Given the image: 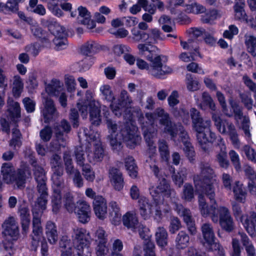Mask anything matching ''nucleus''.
Wrapping results in <instances>:
<instances>
[{
    "instance_id": "f257e3e1",
    "label": "nucleus",
    "mask_w": 256,
    "mask_h": 256,
    "mask_svg": "<svg viewBox=\"0 0 256 256\" xmlns=\"http://www.w3.org/2000/svg\"><path fill=\"white\" fill-rule=\"evenodd\" d=\"M200 174L194 176L196 188L204 192L210 200L215 202V192L213 182L216 180V174L208 164L201 162L200 164Z\"/></svg>"
},
{
    "instance_id": "f03ea898",
    "label": "nucleus",
    "mask_w": 256,
    "mask_h": 256,
    "mask_svg": "<svg viewBox=\"0 0 256 256\" xmlns=\"http://www.w3.org/2000/svg\"><path fill=\"white\" fill-rule=\"evenodd\" d=\"M150 168L155 176L158 179V183L156 188H150V193L156 202L160 200V194H164L167 198H175L176 193L173 188H170L169 182L163 176L162 169L156 164L150 162Z\"/></svg>"
},
{
    "instance_id": "7ed1b4c3",
    "label": "nucleus",
    "mask_w": 256,
    "mask_h": 256,
    "mask_svg": "<svg viewBox=\"0 0 256 256\" xmlns=\"http://www.w3.org/2000/svg\"><path fill=\"white\" fill-rule=\"evenodd\" d=\"M148 60L150 62V66L142 59L136 60V65L140 69H147L148 73L157 78H160L163 76L170 74L172 69L162 62L161 56L157 54H148L146 56Z\"/></svg>"
},
{
    "instance_id": "20e7f679",
    "label": "nucleus",
    "mask_w": 256,
    "mask_h": 256,
    "mask_svg": "<svg viewBox=\"0 0 256 256\" xmlns=\"http://www.w3.org/2000/svg\"><path fill=\"white\" fill-rule=\"evenodd\" d=\"M154 114L158 118V124L163 132L168 134L171 139L174 140L177 136V130L181 123L174 121L170 114L162 108H156Z\"/></svg>"
},
{
    "instance_id": "39448f33",
    "label": "nucleus",
    "mask_w": 256,
    "mask_h": 256,
    "mask_svg": "<svg viewBox=\"0 0 256 256\" xmlns=\"http://www.w3.org/2000/svg\"><path fill=\"white\" fill-rule=\"evenodd\" d=\"M212 220L214 222H219L222 230L230 234L236 228V225L230 212L226 206H220L217 208L216 212L212 215Z\"/></svg>"
},
{
    "instance_id": "423d86ee",
    "label": "nucleus",
    "mask_w": 256,
    "mask_h": 256,
    "mask_svg": "<svg viewBox=\"0 0 256 256\" xmlns=\"http://www.w3.org/2000/svg\"><path fill=\"white\" fill-rule=\"evenodd\" d=\"M68 0H42L46 4L48 8L55 16L60 18L64 16L65 12H71L72 4Z\"/></svg>"
},
{
    "instance_id": "0eeeda50",
    "label": "nucleus",
    "mask_w": 256,
    "mask_h": 256,
    "mask_svg": "<svg viewBox=\"0 0 256 256\" xmlns=\"http://www.w3.org/2000/svg\"><path fill=\"white\" fill-rule=\"evenodd\" d=\"M174 209L178 214L183 218L188 230L191 235L194 236L197 232L194 221L193 220L190 210L184 208L181 204L174 202Z\"/></svg>"
},
{
    "instance_id": "6e6552de",
    "label": "nucleus",
    "mask_w": 256,
    "mask_h": 256,
    "mask_svg": "<svg viewBox=\"0 0 256 256\" xmlns=\"http://www.w3.org/2000/svg\"><path fill=\"white\" fill-rule=\"evenodd\" d=\"M2 234L10 238L13 240H17L20 236L19 228L15 219L11 216L6 219L2 224Z\"/></svg>"
},
{
    "instance_id": "1a4fd4ad",
    "label": "nucleus",
    "mask_w": 256,
    "mask_h": 256,
    "mask_svg": "<svg viewBox=\"0 0 256 256\" xmlns=\"http://www.w3.org/2000/svg\"><path fill=\"white\" fill-rule=\"evenodd\" d=\"M44 98V108L42 110L44 122L48 124L58 117V112L52 99L48 96Z\"/></svg>"
},
{
    "instance_id": "9d476101",
    "label": "nucleus",
    "mask_w": 256,
    "mask_h": 256,
    "mask_svg": "<svg viewBox=\"0 0 256 256\" xmlns=\"http://www.w3.org/2000/svg\"><path fill=\"white\" fill-rule=\"evenodd\" d=\"M72 238L74 248H77V246L82 248L90 247V236L85 229L74 228Z\"/></svg>"
},
{
    "instance_id": "9b49d317",
    "label": "nucleus",
    "mask_w": 256,
    "mask_h": 256,
    "mask_svg": "<svg viewBox=\"0 0 256 256\" xmlns=\"http://www.w3.org/2000/svg\"><path fill=\"white\" fill-rule=\"evenodd\" d=\"M46 182V180L36 182L37 190L40 196L38 198L33 208H40L42 210H45L46 208L48 193Z\"/></svg>"
},
{
    "instance_id": "f8f14e48",
    "label": "nucleus",
    "mask_w": 256,
    "mask_h": 256,
    "mask_svg": "<svg viewBox=\"0 0 256 256\" xmlns=\"http://www.w3.org/2000/svg\"><path fill=\"white\" fill-rule=\"evenodd\" d=\"M7 118L14 123H16L21 118L20 104L9 98L8 100V109L6 112Z\"/></svg>"
},
{
    "instance_id": "ddd939ff",
    "label": "nucleus",
    "mask_w": 256,
    "mask_h": 256,
    "mask_svg": "<svg viewBox=\"0 0 256 256\" xmlns=\"http://www.w3.org/2000/svg\"><path fill=\"white\" fill-rule=\"evenodd\" d=\"M44 210L32 208V234L30 236L42 237L43 232L40 216Z\"/></svg>"
},
{
    "instance_id": "4468645a",
    "label": "nucleus",
    "mask_w": 256,
    "mask_h": 256,
    "mask_svg": "<svg viewBox=\"0 0 256 256\" xmlns=\"http://www.w3.org/2000/svg\"><path fill=\"white\" fill-rule=\"evenodd\" d=\"M18 212L20 216V224L22 228V233L26 234L28 232L30 222V215L29 208L24 202L23 204L19 206Z\"/></svg>"
},
{
    "instance_id": "2eb2a0df",
    "label": "nucleus",
    "mask_w": 256,
    "mask_h": 256,
    "mask_svg": "<svg viewBox=\"0 0 256 256\" xmlns=\"http://www.w3.org/2000/svg\"><path fill=\"white\" fill-rule=\"evenodd\" d=\"M76 214L79 221L86 224L90 220L91 210L88 204L84 201H80L77 202L76 209L74 210Z\"/></svg>"
},
{
    "instance_id": "dca6fc26",
    "label": "nucleus",
    "mask_w": 256,
    "mask_h": 256,
    "mask_svg": "<svg viewBox=\"0 0 256 256\" xmlns=\"http://www.w3.org/2000/svg\"><path fill=\"white\" fill-rule=\"evenodd\" d=\"M135 130H132L129 126L124 125L118 134L122 141L126 142V145L130 148H133L136 144V140L138 137L135 135Z\"/></svg>"
},
{
    "instance_id": "f3484780",
    "label": "nucleus",
    "mask_w": 256,
    "mask_h": 256,
    "mask_svg": "<svg viewBox=\"0 0 256 256\" xmlns=\"http://www.w3.org/2000/svg\"><path fill=\"white\" fill-rule=\"evenodd\" d=\"M248 233L252 236L256 234V212H251L248 214H244L240 220Z\"/></svg>"
},
{
    "instance_id": "a211bd4d",
    "label": "nucleus",
    "mask_w": 256,
    "mask_h": 256,
    "mask_svg": "<svg viewBox=\"0 0 256 256\" xmlns=\"http://www.w3.org/2000/svg\"><path fill=\"white\" fill-rule=\"evenodd\" d=\"M26 170L18 168L12 176L10 182L7 184H11L15 188L22 190L26 186Z\"/></svg>"
},
{
    "instance_id": "6ab92c4d",
    "label": "nucleus",
    "mask_w": 256,
    "mask_h": 256,
    "mask_svg": "<svg viewBox=\"0 0 256 256\" xmlns=\"http://www.w3.org/2000/svg\"><path fill=\"white\" fill-rule=\"evenodd\" d=\"M190 112L194 130H200L202 128H206L210 126V120H204L200 112L196 108H192Z\"/></svg>"
},
{
    "instance_id": "aec40b11",
    "label": "nucleus",
    "mask_w": 256,
    "mask_h": 256,
    "mask_svg": "<svg viewBox=\"0 0 256 256\" xmlns=\"http://www.w3.org/2000/svg\"><path fill=\"white\" fill-rule=\"evenodd\" d=\"M53 130L56 135V140L58 142H64V134H68L71 130V126L70 123L64 119L60 123H56L53 126Z\"/></svg>"
},
{
    "instance_id": "412c9836",
    "label": "nucleus",
    "mask_w": 256,
    "mask_h": 256,
    "mask_svg": "<svg viewBox=\"0 0 256 256\" xmlns=\"http://www.w3.org/2000/svg\"><path fill=\"white\" fill-rule=\"evenodd\" d=\"M220 132L222 134L228 135L234 146L240 145V141L238 138V134L234 125L232 122L226 120Z\"/></svg>"
},
{
    "instance_id": "4be33fe9",
    "label": "nucleus",
    "mask_w": 256,
    "mask_h": 256,
    "mask_svg": "<svg viewBox=\"0 0 256 256\" xmlns=\"http://www.w3.org/2000/svg\"><path fill=\"white\" fill-rule=\"evenodd\" d=\"M218 141L220 142L218 144L220 150L216 153V160L221 168L226 169L230 166V162L228 158L226 146L222 138H220Z\"/></svg>"
},
{
    "instance_id": "5701e85b",
    "label": "nucleus",
    "mask_w": 256,
    "mask_h": 256,
    "mask_svg": "<svg viewBox=\"0 0 256 256\" xmlns=\"http://www.w3.org/2000/svg\"><path fill=\"white\" fill-rule=\"evenodd\" d=\"M110 181L114 188L118 191L122 190L124 186V180L122 172L120 170L112 168L109 170Z\"/></svg>"
},
{
    "instance_id": "b1692460",
    "label": "nucleus",
    "mask_w": 256,
    "mask_h": 256,
    "mask_svg": "<svg viewBox=\"0 0 256 256\" xmlns=\"http://www.w3.org/2000/svg\"><path fill=\"white\" fill-rule=\"evenodd\" d=\"M94 210L96 216L100 220L106 218L107 213V205L106 200L100 196H98L93 200Z\"/></svg>"
},
{
    "instance_id": "393cba45",
    "label": "nucleus",
    "mask_w": 256,
    "mask_h": 256,
    "mask_svg": "<svg viewBox=\"0 0 256 256\" xmlns=\"http://www.w3.org/2000/svg\"><path fill=\"white\" fill-rule=\"evenodd\" d=\"M78 16L77 22L79 24L86 26L88 29H92L96 26L95 22L90 19V13L86 8L80 6L78 8Z\"/></svg>"
},
{
    "instance_id": "a878e982",
    "label": "nucleus",
    "mask_w": 256,
    "mask_h": 256,
    "mask_svg": "<svg viewBox=\"0 0 256 256\" xmlns=\"http://www.w3.org/2000/svg\"><path fill=\"white\" fill-rule=\"evenodd\" d=\"M88 112L92 125L99 126L102 120L100 104L95 101H90L88 104Z\"/></svg>"
},
{
    "instance_id": "bb28decb",
    "label": "nucleus",
    "mask_w": 256,
    "mask_h": 256,
    "mask_svg": "<svg viewBox=\"0 0 256 256\" xmlns=\"http://www.w3.org/2000/svg\"><path fill=\"white\" fill-rule=\"evenodd\" d=\"M201 230L204 240V246L206 248L216 242L213 228L211 224H203L201 226Z\"/></svg>"
},
{
    "instance_id": "cd10ccee",
    "label": "nucleus",
    "mask_w": 256,
    "mask_h": 256,
    "mask_svg": "<svg viewBox=\"0 0 256 256\" xmlns=\"http://www.w3.org/2000/svg\"><path fill=\"white\" fill-rule=\"evenodd\" d=\"M58 244L61 252L60 256H73L74 248L67 236H62L60 238Z\"/></svg>"
},
{
    "instance_id": "c85d7f7f",
    "label": "nucleus",
    "mask_w": 256,
    "mask_h": 256,
    "mask_svg": "<svg viewBox=\"0 0 256 256\" xmlns=\"http://www.w3.org/2000/svg\"><path fill=\"white\" fill-rule=\"evenodd\" d=\"M212 205L208 206L205 200L204 196L202 194L198 196V202L200 212L202 216H210V217L213 215L217 208L216 207V202L214 203L213 201L210 200Z\"/></svg>"
},
{
    "instance_id": "c756f323",
    "label": "nucleus",
    "mask_w": 256,
    "mask_h": 256,
    "mask_svg": "<svg viewBox=\"0 0 256 256\" xmlns=\"http://www.w3.org/2000/svg\"><path fill=\"white\" fill-rule=\"evenodd\" d=\"M138 204L140 214L144 220L148 218L152 213L154 206L144 197L140 198Z\"/></svg>"
},
{
    "instance_id": "7c9ffc66",
    "label": "nucleus",
    "mask_w": 256,
    "mask_h": 256,
    "mask_svg": "<svg viewBox=\"0 0 256 256\" xmlns=\"http://www.w3.org/2000/svg\"><path fill=\"white\" fill-rule=\"evenodd\" d=\"M46 234L48 242L52 244H55L58 240V232L56 224L48 221L46 226Z\"/></svg>"
},
{
    "instance_id": "2f4dec72",
    "label": "nucleus",
    "mask_w": 256,
    "mask_h": 256,
    "mask_svg": "<svg viewBox=\"0 0 256 256\" xmlns=\"http://www.w3.org/2000/svg\"><path fill=\"white\" fill-rule=\"evenodd\" d=\"M94 146V150L91 156L88 155V159L90 163H95L102 161L104 156V150L102 146L100 140L94 142L93 144Z\"/></svg>"
},
{
    "instance_id": "473e14b6",
    "label": "nucleus",
    "mask_w": 256,
    "mask_h": 256,
    "mask_svg": "<svg viewBox=\"0 0 256 256\" xmlns=\"http://www.w3.org/2000/svg\"><path fill=\"white\" fill-rule=\"evenodd\" d=\"M240 236V242L244 248L246 256H256V250L248 236L244 232H238Z\"/></svg>"
},
{
    "instance_id": "72a5a7b5",
    "label": "nucleus",
    "mask_w": 256,
    "mask_h": 256,
    "mask_svg": "<svg viewBox=\"0 0 256 256\" xmlns=\"http://www.w3.org/2000/svg\"><path fill=\"white\" fill-rule=\"evenodd\" d=\"M232 191L236 200L243 204L245 202L247 192L242 184H240L239 181H236L234 182Z\"/></svg>"
},
{
    "instance_id": "f704fd0d",
    "label": "nucleus",
    "mask_w": 256,
    "mask_h": 256,
    "mask_svg": "<svg viewBox=\"0 0 256 256\" xmlns=\"http://www.w3.org/2000/svg\"><path fill=\"white\" fill-rule=\"evenodd\" d=\"M244 0H238L235 2L234 7L235 12L234 18L236 20L248 23V16L244 10Z\"/></svg>"
},
{
    "instance_id": "c9c22d12",
    "label": "nucleus",
    "mask_w": 256,
    "mask_h": 256,
    "mask_svg": "<svg viewBox=\"0 0 256 256\" xmlns=\"http://www.w3.org/2000/svg\"><path fill=\"white\" fill-rule=\"evenodd\" d=\"M124 225L128 228L136 230L138 225V221L136 214L128 212L122 216Z\"/></svg>"
},
{
    "instance_id": "e433bc0d",
    "label": "nucleus",
    "mask_w": 256,
    "mask_h": 256,
    "mask_svg": "<svg viewBox=\"0 0 256 256\" xmlns=\"http://www.w3.org/2000/svg\"><path fill=\"white\" fill-rule=\"evenodd\" d=\"M100 48V45L96 42L90 40L82 46L81 52L85 56H91L97 52Z\"/></svg>"
},
{
    "instance_id": "4c0bfd02",
    "label": "nucleus",
    "mask_w": 256,
    "mask_h": 256,
    "mask_svg": "<svg viewBox=\"0 0 256 256\" xmlns=\"http://www.w3.org/2000/svg\"><path fill=\"white\" fill-rule=\"evenodd\" d=\"M206 129V128H202L200 130H194L196 132V136L198 142L203 151L204 152H208L209 149V146L208 144V137L207 136Z\"/></svg>"
},
{
    "instance_id": "58836bf2",
    "label": "nucleus",
    "mask_w": 256,
    "mask_h": 256,
    "mask_svg": "<svg viewBox=\"0 0 256 256\" xmlns=\"http://www.w3.org/2000/svg\"><path fill=\"white\" fill-rule=\"evenodd\" d=\"M64 190H52V211L55 213L58 212L62 207V192H64Z\"/></svg>"
},
{
    "instance_id": "ea45409f",
    "label": "nucleus",
    "mask_w": 256,
    "mask_h": 256,
    "mask_svg": "<svg viewBox=\"0 0 256 256\" xmlns=\"http://www.w3.org/2000/svg\"><path fill=\"white\" fill-rule=\"evenodd\" d=\"M190 242L188 234L184 230L180 231L175 238L176 246L178 249H184L186 248Z\"/></svg>"
},
{
    "instance_id": "a19ab883",
    "label": "nucleus",
    "mask_w": 256,
    "mask_h": 256,
    "mask_svg": "<svg viewBox=\"0 0 256 256\" xmlns=\"http://www.w3.org/2000/svg\"><path fill=\"white\" fill-rule=\"evenodd\" d=\"M14 166L10 162H4L2 164L1 168V174L4 182L8 184L10 182L11 178L14 172H16Z\"/></svg>"
},
{
    "instance_id": "79ce46f5",
    "label": "nucleus",
    "mask_w": 256,
    "mask_h": 256,
    "mask_svg": "<svg viewBox=\"0 0 256 256\" xmlns=\"http://www.w3.org/2000/svg\"><path fill=\"white\" fill-rule=\"evenodd\" d=\"M14 166L10 162H4L2 164L1 168V174L4 182L8 184L10 182L11 178L14 172H16Z\"/></svg>"
},
{
    "instance_id": "37998d69",
    "label": "nucleus",
    "mask_w": 256,
    "mask_h": 256,
    "mask_svg": "<svg viewBox=\"0 0 256 256\" xmlns=\"http://www.w3.org/2000/svg\"><path fill=\"white\" fill-rule=\"evenodd\" d=\"M110 216L112 223L117 224L120 220L121 214L120 208L116 202L112 201L109 204Z\"/></svg>"
},
{
    "instance_id": "c03bdc74",
    "label": "nucleus",
    "mask_w": 256,
    "mask_h": 256,
    "mask_svg": "<svg viewBox=\"0 0 256 256\" xmlns=\"http://www.w3.org/2000/svg\"><path fill=\"white\" fill-rule=\"evenodd\" d=\"M92 126H90L89 129L86 128H82L80 130L78 133L80 141L82 140V137H85V140L88 142L89 144L99 140L98 138H97L96 134H94V132L92 130L91 128Z\"/></svg>"
},
{
    "instance_id": "a18cd8bd",
    "label": "nucleus",
    "mask_w": 256,
    "mask_h": 256,
    "mask_svg": "<svg viewBox=\"0 0 256 256\" xmlns=\"http://www.w3.org/2000/svg\"><path fill=\"white\" fill-rule=\"evenodd\" d=\"M170 112L176 118H180L186 124L190 122L188 111L183 107L174 108L170 110Z\"/></svg>"
},
{
    "instance_id": "49530a36",
    "label": "nucleus",
    "mask_w": 256,
    "mask_h": 256,
    "mask_svg": "<svg viewBox=\"0 0 256 256\" xmlns=\"http://www.w3.org/2000/svg\"><path fill=\"white\" fill-rule=\"evenodd\" d=\"M63 83L56 79H53L46 87V91L51 96H56L62 89Z\"/></svg>"
},
{
    "instance_id": "de8ad7c7",
    "label": "nucleus",
    "mask_w": 256,
    "mask_h": 256,
    "mask_svg": "<svg viewBox=\"0 0 256 256\" xmlns=\"http://www.w3.org/2000/svg\"><path fill=\"white\" fill-rule=\"evenodd\" d=\"M64 202L66 208L70 212H73L76 209L74 196L69 190L66 188L64 190Z\"/></svg>"
},
{
    "instance_id": "09e8293b",
    "label": "nucleus",
    "mask_w": 256,
    "mask_h": 256,
    "mask_svg": "<svg viewBox=\"0 0 256 256\" xmlns=\"http://www.w3.org/2000/svg\"><path fill=\"white\" fill-rule=\"evenodd\" d=\"M155 236L156 244L159 246L163 248L168 244V232L164 228H158Z\"/></svg>"
},
{
    "instance_id": "8fccbe9b",
    "label": "nucleus",
    "mask_w": 256,
    "mask_h": 256,
    "mask_svg": "<svg viewBox=\"0 0 256 256\" xmlns=\"http://www.w3.org/2000/svg\"><path fill=\"white\" fill-rule=\"evenodd\" d=\"M63 160L66 173L68 176H72L76 172V170H79L74 166L71 155L68 152H66L63 154Z\"/></svg>"
},
{
    "instance_id": "3c124183",
    "label": "nucleus",
    "mask_w": 256,
    "mask_h": 256,
    "mask_svg": "<svg viewBox=\"0 0 256 256\" xmlns=\"http://www.w3.org/2000/svg\"><path fill=\"white\" fill-rule=\"evenodd\" d=\"M158 147L161 160L168 163L170 158V152L167 142L164 140H160Z\"/></svg>"
},
{
    "instance_id": "603ef678",
    "label": "nucleus",
    "mask_w": 256,
    "mask_h": 256,
    "mask_svg": "<svg viewBox=\"0 0 256 256\" xmlns=\"http://www.w3.org/2000/svg\"><path fill=\"white\" fill-rule=\"evenodd\" d=\"M48 30L50 33L54 35V38H63L66 37L67 32L66 28L58 24L55 23L48 26Z\"/></svg>"
},
{
    "instance_id": "864d4df0",
    "label": "nucleus",
    "mask_w": 256,
    "mask_h": 256,
    "mask_svg": "<svg viewBox=\"0 0 256 256\" xmlns=\"http://www.w3.org/2000/svg\"><path fill=\"white\" fill-rule=\"evenodd\" d=\"M244 40L248 52L253 57L256 56V37L252 35L246 34Z\"/></svg>"
},
{
    "instance_id": "5fc2aeb1",
    "label": "nucleus",
    "mask_w": 256,
    "mask_h": 256,
    "mask_svg": "<svg viewBox=\"0 0 256 256\" xmlns=\"http://www.w3.org/2000/svg\"><path fill=\"white\" fill-rule=\"evenodd\" d=\"M125 166L128 174L132 178H135L138 175V166L135 160L132 156H128L125 160Z\"/></svg>"
},
{
    "instance_id": "6e6d98bb",
    "label": "nucleus",
    "mask_w": 256,
    "mask_h": 256,
    "mask_svg": "<svg viewBox=\"0 0 256 256\" xmlns=\"http://www.w3.org/2000/svg\"><path fill=\"white\" fill-rule=\"evenodd\" d=\"M30 30L33 34L36 37L40 39L42 42H50V36L40 27L38 26H31Z\"/></svg>"
},
{
    "instance_id": "4d7b16f0",
    "label": "nucleus",
    "mask_w": 256,
    "mask_h": 256,
    "mask_svg": "<svg viewBox=\"0 0 256 256\" xmlns=\"http://www.w3.org/2000/svg\"><path fill=\"white\" fill-rule=\"evenodd\" d=\"M200 106L204 110H205L207 107L212 111H215L216 110V106L212 98L209 94L206 92L202 94V101Z\"/></svg>"
},
{
    "instance_id": "13d9d810",
    "label": "nucleus",
    "mask_w": 256,
    "mask_h": 256,
    "mask_svg": "<svg viewBox=\"0 0 256 256\" xmlns=\"http://www.w3.org/2000/svg\"><path fill=\"white\" fill-rule=\"evenodd\" d=\"M229 104L232 109L235 120L238 122L239 120H244V116L243 114L242 108L238 104L232 99L229 100Z\"/></svg>"
},
{
    "instance_id": "bf43d9fd",
    "label": "nucleus",
    "mask_w": 256,
    "mask_h": 256,
    "mask_svg": "<svg viewBox=\"0 0 256 256\" xmlns=\"http://www.w3.org/2000/svg\"><path fill=\"white\" fill-rule=\"evenodd\" d=\"M110 107L112 112L118 117L120 116L124 112L126 114L128 112H130L128 108L121 104L118 102V103L111 102Z\"/></svg>"
},
{
    "instance_id": "052dcab7",
    "label": "nucleus",
    "mask_w": 256,
    "mask_h": 256,
    "mask_svg": "<svg viewBox=\"0 0 256 256\" xmlns=\"http://www.w3.org/2000/svg\"><path fill=\"white\" fill-rule=\"evenodd\" d=\"M81 167L82 174L85 180L89 182H93L96 178V175L91 166L86 164Z\"/></svg>"
},
{
    "instance_id": "680f3d73",
    "label": "nucleus",
    "mask_w": 256,
    "mask_h": 256,
    "mask_svg": "<svg viewBox=\"0 0 256 256\" xmlns=\"http://www.w3.org/2000/svg\"><path fill=\"white\" fill-rule=\"evenodd\" d=\"M74 156L76 163L80 167L85 165L84 152L82 146H76L74 150Z\"/></svg>"
},
{
    "instance_id": "e2e57ef3",
    "label": "nucleus",
    "mask_w": 256,
    "mask_h": 256,
    "mask_svg": "<svg viewBox=\"0 0 256 256\" xmlns=\"http://www.w3.org/2000/svg\"><path fill=\"white\" fill-rule=\"evenodd\" d=\"M132 38L136 42H148L149 36L148 33L144 31L140 30L136 28H134L132 30Z\"/></svg>"
},
{
    "instance_id": "0e129e2a",
    "label": "nucleus",
    "mask_w": 256,
    "mask_h": 256,
    "mask_svg": "<svg viewBox=\"0 0 256 256\" xmlns=\"http://www.w3.org/2000/svg\"><path fill=\"white\" fill-rule=\"evenodd\" d=\"M218 12L217 10L212 9L202 16L201 21L204 24H210L218 18Z\"/></svg>"
},
{
    "instance_id": "69168bd1",
    "label": "nucleus",
    "mask_w": 256,
    "mask_h": 256,
    "mask_svg": "<svg viewBox=\"0 0 256 256\" xmlns=\"http://www.w3.org/2000/svg\"><path fill=\"white\" fill-rule=\"evenodd\" d=\"M182 228V224L180 219L176 216H172L170 218L168 230L170 234H175Z\"/></svg>"
},
{
    "instance_id": "338daca9",
    "label": "nucleus",
    "mask_w": 256,
    "mask_h": 256,
    "mask_svg": "<svg viewBox=\"0 0 256 256\" xmlns=\"http://www.w3.org/2000/svg\"><path fill=\"white\" fill-rule=\"evenodd\" d=\"M108 139L114 149H120V148L122 140L118 134L108 135Z\"/></svg>"
},
{
    "instance_id": "774afa93",
    "label": "nucleus",
    "mask_w": 256,
    "mask_h": 256,
    "mask_svg": "<svg viewBox=\"0 0 256 256\" xmlns=\"http://www.w3.org/2000/svg\"><path fill=\"white\" fill-rule=\"evenodd\" d=\"M144 256H156L155 246L154 242L150 240L144 242Z\"/></svg>"
}]
</instances>
